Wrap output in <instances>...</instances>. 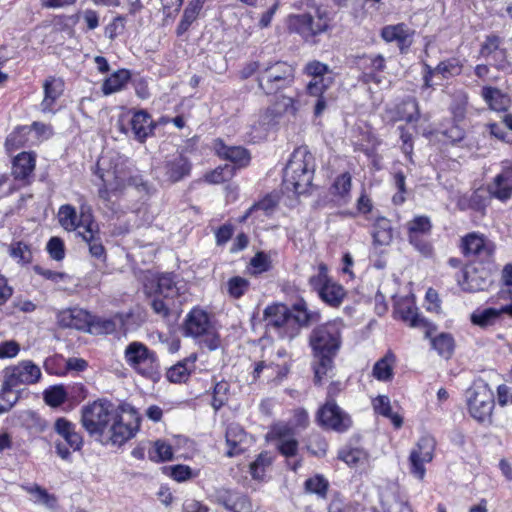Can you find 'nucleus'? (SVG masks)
Segmentation results:
<instances>
[{
  "label": "nucleus",
  "mask_w": 512,
  "mask_h": 512,
  "mask_svg": "<svg viewBox=\"0 0 512 512\" xmlns=\"http://www.w3.org/2000/svg\"><path fill=\"white\" fill-rule=\"evenodd\" d=\"M341 328L339 322H328L313 329L310 345L316 359L314 363V380L316 384L329 376L333 369V358L341 346Z\"/></svg>",
  "instance_id": "1"
},
{
  "label": "nucleus",
  "mask_w": 512,
  "mask_h": 512,
  "mask_svg": "<svg viewBox=\"0 0 512 512\" xmlns=\"http://www.w3.org/2000/svg\"><path fill=\"white\" fill-rule=\"evenodd\" d=\"M315 159L307 147L296 148L284 169L283 186L295 194L306 193L312 184Z\"/></svg>",
  "instance_id": "2"
},
{
  "label": "nucleus",
  "mask_w": 512,
  "mask_h": 512,
  "mask_svg": "<svg viewBox=\"0 0 512 512\" xmlns=\"http://www.w3.org/2000/svg\"><path fill=\"white\" fill-rule=\"evenodd\" d=\"M126 364L138 375L156 380L160 377V362L155 351L139 341L130 342L124 350Z\"/></svg>",
  "instance_id": "3"
},
{
  "label": "nucleus",
  "mask_w": 512,
  "mask_h": 512,
  "mask_svg": "<svg viewBox=\"0 0 512 512\" xmlns=\"http://www.w3.org/2000/svg\"><path fill=\"white\" fill-rule=\"evenodd\" d=\"M297 103L293 97L278 96L269 107L260 112L258 120L253 125L256 131L254 138H264L271 129L279 125L284 115L295 116L298 112Z\"/></svg>",
  "instance_id": "4"
},
{
  "label": "nucleus",
  "mask_w": 512,
  "mask_h": 512,
  "mask_svg": "<svg viewBox=\"0 0 512 512\" xmlns=\"http://www.w3.org/2000/svg\"><path fill=\"white\" fill-rule=\"evenodd\" d=\"M294 80L295 68L285 61L267 64L257 76L258 87L266 95L275 94L292 86Z\"/></svg>",
  "instance_id": "5"
},
{
  "label": "nucleus",
  "mask_w": 512,
  "mask_h": 512,
  "mask_svg": "<svg viewBox=\"0 0 512 512\" xmlns=\"http://www.w3.org/2000/svg\"><path fill=\"white\" fill-rule=\"evenodd\" d=\"M465 396L471 417L480 423H491L495 398L488 384L481 379L474 381Z\"/></svg>",
  "instance_id": "6"
},
{
  "label": "nucleus",
  "mask_w": 512,
  "mask_h": 512,
  "mask_svg": "<svg viewBox=\"0 0 512 512\" xmlns=\"http://www.w3.org/2000/svg\"><path fill=\"white\" fill-rule=\"evenodd\" d=\"M117 410L108 401H94L81 410V423L91 436L104 437L111 421L115 419Z\"/></svg>",
  "instance_id": "7"
},
{
  "label": "nucleus",
  "mask_w": 512,
  "mask_h": 512,
  "mask_svg": "<svg viewBox=\"0 0 512 512\" xmlns=\"http://www.w3.org/2000/svg\"><path fill=\"white\" fill-rule=\"evenodd\" d=\"M331 18L326 11L317 10L316 17L309 13L292 14L287 19L289 31L295 32L308 40L329 29Z\"/></svg>",
  "instance_id": "8"
},
{
  "label": "nucleus",
  "mask_w": 512,
  "mask_h": 512,
  "mask_svg": "<svg viewBox=\"0 0 512 512\" xmlns=\"http://www.w3.org/2000/svg\"><path fill=\"white\" fill-rule=\"evenodd\" d=\"M319 424L339 433L347 431L352 426L350 415L337 405L333 399L331 389L327 393V399L317 412Z\"/></svg>",
  "instance_id": "9"
},
{
  "label": "nucleus",
  "mask_w": 512,
  "mask_h": 512,
  "mask_svg": "<svg viewBox=\"0 0 512 512\" xmlns=\"http://www.w3.org/2000/svg\"><path fill=\"white\" fill-rule=\"evenodd\" d=\"M436 442L431 436L421 437L409 455L410 473L419 480L426 474L425 464L433 460Z\"/></svg>",
  "instance_id": "10"
},
{
  "label": "nucleus",
  "mask_w": 512,
  "mask_h": 512,
  "mask_svg": "<svg viewBox=\"0 0 512 512\" xmlns=\"http://www.w3.org/2000/svg\"><path fill=\"white\" fill-rule=\"evenodd\" d=\"M41 377L40 368L32 361L26 360L5 370L3 389L12 390L19 384H34Z\"/></svg>",
  "instance_id": "11"
},
{
  "label": "nucleus",
  "mask_w": 512,
  "mask_h": 512,
  "mask_svg": "<svg viewBox=\"0 0 512 512\" xmlns=\"http://www.w3.org/2000/svg\"><path fill=\"white\" fill-rule=\"evenodd\" d=\"M139 426L140 421L138 417H133V419L125 421L117 411L115 419L111 421L101 440L120 446L136 434Z\"/></svg>",
  "instance_id": "12"
},
{
  "label": "nucleus",
  "mask_w": 512,
  "mask_h": 512,
  "mask_svg": "<svg viewBox=\"0 0 512 512\" xmlns=\"http://www.w3.org/2000/svg\"><path fill=\"white\" fill-rule=\"evenodd\" d=\"M271 441L275 442L277 450L285 457H293L298 451V441L295 437V429L291 425L279 422L271 426L267 434Z\"/></svg>",
  "instance_id": "13"
},
{
  "label": "nucleus",
  "mask_w": 512,
  "mask_h": 512,
  "mask_svg": "<svg viewBox=\"0 0 512 512\" xmlns=\"http://www.w3.org/2000/svg\"><path fill=\"white\" fill-rule=\"evenodd\" d=\"M462 251L466 256H474L481 261H489L494 252L495 244L484 234L472 232L462 238Z\"/></svg>",
  "instance_id": "14"
},
{
  "label": "nucleus",
  "mask_w": 512,
  "mask_h": 512,
  "mask_svg": "<svg viewBox=\"0 0 512 512\" xmlns=\"http://www.w3.org/2000/svg\"><path fill=\"white\" fill-rule=\"evenodd\" d=\"M487 191L493 198L506 202L512 198V161L501 162V169L487 185Z\"/></svg>",
  "instance_id": "15"
},
{
  "label": "nucleus",
  "mask_w": 512,
  "mask_h": 512,
  "mask_svg": "<svg viewBox=\"0 0 512 512\" xmlns=\"http://www.w3.org/2000/svg\"><path fill=\"white\" fill-rule=\"evenodd\" d=\"M408 240L422 253H429L430 246L421 239L422 236L429 235L432 230V223L428 216H415L407 222Z\"/></svg>",
  "instance_id": "16"
},
{
  "label": "nucleus",
  "mask_w": 512,
  "mask_h": 512,
  "mask_svg": "<svg viewBox=\"0 0 512 512\" xmlns=\"http://www.w3.org/2000/svg\"><path fill=\"white\" fill-rule=\"evenodd\" d=\"M192 164L187 157L182 154L173 155L167 158L162 167L164 181L176 183L189 176Z\"/></svg>",
  "instance_id": "17"
},
{
  "label": "nucleus",
  "mask_w": 512,
  "mask_h": 512,
  "mask_svg": "<svg viewBox=\"0 0 512 512\" xmlns=\"http://www.w3.org/2000/svg\"><path fill=\"white\" fill-rule=\"evenodd\" d=\"M263 319L268 327H273L280 332L281 335L289 336L291 332L288 330L292 327V318L289 316V309L284 304H272L267 306L263 312Z\"/></svg>",
  "instance_id": "18"
},
{
  "label": "nucleus",
  "mask_w": 512,
  "mask_h": 512,
  "mask_svg": "<svg viewBox=\"0 0 512 512\" xmlns=\"http://www.w3.org/2000/svg\"><path fill=\"white\" fill-rule=\"evenodd\" d=\"M381 38L387 43H396L405 52L413 42L414 31L404 23L386 25L381 29Z\"/></svg>",
  "instance_id": "19"
},
{
  "label": "nucleus",
  "mask_w": 512,
  "mask_h": 512,
  "mask_svg": "<svg viewBox=\"0 0 512 512\" xmlns=\"http://www.w3.org/2000/svg\"><path fill=\"white\" fill-rule=\"evenodd\" d=\"M65 83L61 78L55 76L47 77L43 82L44 97L40 104L43 113H55L54 106L62 96Z\"/></svg>",
  "instance_id": "20"
},
{
  "label": "nucleus",
  "mask_w": 512,
  "mask_h": 512,
  "mask_svg": "<svg viewBox=\"0 0 512 512\" xmlns=\"http://www.w3.org/2000/svg\"><path fill=\"white\" fill-rule=\"evenodd\" d=\"M226 443L229 446L227 456L233 457L243 453L252 442V437L237 423H231L226 430Z\"/></svg>",
  "instance_id": "21"
},
{
  "label": "nucleus",
  "mask_w": 512,
  "mask_h": 512,
  "mask_svg": "<svg viewBox=\"0 0 512 512\" xmlns=\"http://www.w3.org/2000/svg\"><path fill=\"white\" fill-rule=\"evenodd\" d=\"M58 220L60 225L66 230V231H76L84 230V227L89 224L93 223L92 220H90V215L86 214L84 211V207L81 208V218L78 220V216L76 213V210L73 206L69 204L62 205L59 208L58 211Z\"/></svg>",
  "instance_id": "22"
},
{
  "label": "nucleus",
  "mask_w": 512,
  "mask_h": 512,
  "mask_svg": "<svg viewBox=\"0 0 512 512\" xmlns=\"http://www.w3.org/2000/svg\"><path fill=\"white\" fill-rule=\"evenodd\" d=\"M211 323L208 314L202 309H193L184 322V332L187 336L199 337L209 334Z\"/></svg>",
  "instance_id": "23"
},
{
  "label": "nucleus",
  "mask_w": 512,
  "mask_h": 512,
  "mask_svg": "<svg viewBox=\"0 0 512 512\" xmlns=\"http://www.w3.org/2000/svg\"><path fill=\"white\" fill-rule=\"evenodd\" d=\"M458 283L464 291L477 292L485 290L490 281L484 269L470 268L461 272Z\"/></svg>",
  "instance_id": "24"
},
{
  "label": "nucleus",
  "mask_w": 512,
  "mask_h": 512,
  "mask_svg": "<svg viewBox=\"0 0 512 512\" xmlns=\"http://www.w3.org/2000/svg\"><path fill=\"white\" fill-rule=\"evenodd\" d=\"M78 235L88 245L89 253L92 257L102 262L106 261V251L102 244L99 230L97 229L96 225H94V223L87 224L84 227V230L78 231Z\"/></svg>",
  "instance_id": "25"
},
{
  "label": "nucleus",
  "mask_w": 512,
  "mask_h": 512,
  "mask_svg": "<svg viewBox=\"0 0 512 512\" xmlns=\"http://www.w3.org/2000/svg\"><path fill=\"white\" fill-rule=\"evenodd\" d=\"M55 432L61 436L73 450H80L83 445L82 436L76 431V426L64 417L57 418L54 423Z\"/></svg>",
  "instance_id": "26"
},
{
  "label": "nucleus",
  "mask_w": 512,
  "mask_h": 512,
  "mask_svg": "<svg viewBox=\"0 0 512 512\" xmlns=\"http://www.w3.org/2000/svg\"><path fill=\"white\" fill-rule=\"evenodd\" d=\"M289 316L292 318V327L289 337L292 338L295 334V325L307 326L312 322L319 320V314L317 312L308 311L307 304L304 301H300L293 305L292 310H289Z\"/></svg>",
  "instance_id": "27"
},
{
  "label": "nucleus",
  "mask_w": 512,
  "mask_h": 512,
  "mask_svg": "<svg viewBox=\"0 0 512 512\" xmlns=\"http://www.w3.org/2000/svg\"><path fill=\"white\" fill-rule=\"evenodd\" d=\"M215 150L220 157L229 160L239 167L246 166L250 161L248 151L240 146H227L222 141H219L215 145Z\"/></svg>",
  "instance_id": "28"
},
{
  "label": "nucleus",
  "mask_w": 512,
  "mask_h": 512,
  "mask_svg": "<svg viewBox=\"0 0 512 512\" xmlns=\"http://www.w3.org/2000/svg\"><path fill=\"white\" fill-rule=\"evenodd\" d=\"M131 132L134 138L143 142L153 131L154 124L145 111L136 112L130 120Z\"/></svg>",
  "instance_id": "29"
},
{
  "label": "nucleus",
  "mask_w": 512,
  "mask_h": 512,
  "mask_svg": "<svg viewBox=\"0 0 512 512\" xmlns=\"http://www.w3.org/2000/svg\"><path fill=\"white\" fill-rule=\"evenodd\" d=\"M481 95L492 110L506 111L510 107L511 99L509 95L496 87H483Z\"/></svg>",
  "instance_id": "30"
},
{
  "label": "nucleus",
  "mask_w": 512,
  "mask_h": 512,
  "mask_svg": "<svg viewBox=\"0 0 512 512\" xmlns=\"http://www.w3.org/2000/svg\"><path fill=\"white\" fill-rule=\"evenodd\" d=\"M35 155L29 152L18 154L13 160L12 174L17 180L28 178L35 169Z\"/></svg>",
  "instance_id": "31"
},
{
  "label": "nucleus",
  "mask_w": 512,
  "mask_h": 512,
  "mask_svg": "<svg viewBox=\"0 0 512 512\" xmlns=\"http://www.w3.org/2000/svg\"><path fill=\"white\" fill-rule=\"evenodd\" d=\"M61 325L77 330H83L90 324V315L82 309H70L60 315Z\"/></svg>",
  "instance_id": "32"
},
{
  "label": "nucleus",
  "mask_w": 512,
  "mask_h": 512,
  "mask_svg": "<svg viewBox=\"0 0 512 512\" xmlns=\"http://www.w3.org/2000/svg\"><path fill=\"white\" fill-rule=\"evenodd\" d=\"M372 236L375 245H389L393 239L391 222L384 217L377 218L373 225Z\"/></svg>",
  "instance_id": "33"
},
{
  "label": "nucleus",
  "mask_w": 512,
  "mask_h": 512,
  "mask_svg": "<svg viewBox=\"0 0 512 512\" xmlns=\"http://www.w3.org/2000/svg\"><path fill=\"white\" fill-rule=\"evenodd\" d=\"M179 282L172 273L161 274L157 278V294L165 299H173L180 294Z\"/></svg>",
  "instance_id": "34"
},
{
  "label": "nucleus",
  "mask_w": 512,
  "mask_h": 512,
  "mask_svg": "<svg viewBox=\"0 0 512 512\" xmlns=\"http://www.w3.org/2000/svg\"><path fill=\"white\" fill-rule=\"evenodd\" d=\"M23 489L32 495V501L35 504L43 505L51 510L56 509L57 498L55 495L48 493L46 489L37 484L24 486Z\"/></svg>",
  "instance_id": "35"
},
{
  "label": "nucleus",
  "mask_w": 512,
  "mask_h": 512,
  "mask_svg": "<svg viewBox=\"0 0 512 512\" xmlns=\"http://www.w3.org/2000/svg\"><path fill=\"white\" fill-rule=\"evenodd\" d=\"M318 295L328 305L338 307L342 303L346 292L340 284L331 280L329 284L322 288Z\"/></svg>",
  "instance_id": "36"
},
{
  "label": "nucleus",
  "mask_w": 512,
  "mask_h": 512,
  "mask_svg": "<svg viewBox=\"0 0 512 512\" xmlns=\"http://www.w3.org/2000/svg\"><path fill=\"white\" fill-rule=\"evenodd\" d=\"M130 76V72L126 69H120L114 72L104 81L102 85V92L105 95H110L122 90L129 81Z\"/></svg>",
  "instance_id": "37"
},
{
  "label": "nucleus",
  "mask_w": 512,
  "mask_h": 512,
  "mask_svg": "<svg viewBox=\"0 0 512 512\" xmlns=\"http://www.w3.org/2000/svg\"><path fill=\"white\" fill-rule=\"evenodd\" d=\"M373 408L378 414L391 420L394 427L399 429L403 424V418L392 412L390 399L385 395H379L373 400Z\"/></svg>",
  "instance_id": "38"
},
{
  "label": "nucleus",
  "mask_w": 512,
  "mask_h": 512,
  "mask_svg": "<svg viewBox=\"0 0 512 512\" xmlns=\"http://www.w3.org/2000/svg\"><path fill=\"white\" fill-rule=\"evenodd\" d=\"M395 356L387 353L383 358L378 360L373 367L372 374L379 381H389L393 378V366Z\"/></svg>",
  "instance_id": "39"
},
{
  "label": "nucleus",
  "mask_w": 512,
  "mask_h": 512,
  "mask_svg": "<svg viewBox=\"0 0 512 512\" xmlns=\"http://www.w3.org/2000/svg\"><path fill=\"white\" fill-rule=\"evenodd\" d=\"M506 309L497 310L495 308L477 309L471 314V322L481 328H486L495 324L500 314Z\"/></svg>",
  "instance_id": "40"
},
{
  "label": "nucleus",
  "mask_w": 512,
  "mask_h": 512,
  "mask_svg": "<svg viewBox=\"0 0 512 512\" xmlns=\"http://www.w3.org/2000/svg\"><path fill=\"white\" fill-rule=\"evenodd\" d=\"M219 501L227 510L232 512H253L252 503L245 495L220 497Z\"/></svg>",
  "instance_id": "41"
},
{
  "label": "nucleus",
  "mask_w": 512,
  "mask_h": 512,
  "mask_svg": "<svg viewBox=\"0 0 512 512\" xmlns=\"http://www.w3.org/2000/svg\"><path fill=\"white\" fill-rule=\"evenodd\" d=\"M399 120L408 123L416 122L420 118L418 102L413 97H408L398 106Z\"/></svg>",
  "instance_id": "42"
},
{
  "label": "nucleus",
  "mask_w": 512,
  "mask_h": 512,
  "mask_svg": "<svg viewBox=\"0 0 512 512\" xmlns=\"http://www.w3.org/2000/svg\"><path fill=\"white\" fill-rule=\"evenodd\" d=\"M195 357L190 360H184L181 362H178L174 366L168 369L166 373V377L170 382L173 383H181L188 379L190 374V368L188 367V364L193 365L195 361Z\"/></svg>",
  "instance_id": "43"
},
{
  "label": "nucleus",
  "mask_w": 512,
  "mask_h": 512,
  "mask_svg": "<svg viewBox=\"0 0 512 512\" xmlns=\"http://www.w3.org/2000/svg\"><path fill=\"white\" fill-rule=\"evenodd\" d=\"M432 347L437 353L443 358H450L454 350V340L451 335L441 333L437 337L433 338Z\"/></svg>",
  "instance_id": "44"
},
{
  "label": "nucleus",
  "mask_w": 512,
  "mask_h": 512,
  "mask_svg": "<svg viewBox=\"0 0 512 512\" xmlns=\"http://www.w3.org/2000/svg\"><path fill=\"white\" fill-rule=\"evenodd\" d=\"M339 458L350 467H359L366 463L367 455L359 448H345L339 452Z\"/></svg>",
  "instance_id": "45"
},
{
  "label": "nucleus",
  "mask_w": 512,
  "mask_h": 512,
  "mask_svg": "<svg viewBox=\"0 0 512 512\" xmlns=\"http://www.w3.org/2000/svg\"><path fill=\"white\" fill-rule=\"evenodd\" d=\"M172 458V447L163 440H157L149 451V459L154 462H166L172 460Z\"/></svg>",
  "instance_id": "46"
},
{
  "label": "nucleus",
  "mask_w": 512,
  "mask_h": 512,
  "mask_svg": "<svg viewBox=\"0 0 512 512\" xmlns=\"http://www.w3.org/2000/svg\"><path fill=\"white\" fill-rule=\"evenodd\" d=\"M397 313L400 315L401 319L407 322L411 327H426V320L421 317L417 309L411 305L407 306H399L397 308Z\"/></svg>",
  "instance_id": "47"
},
{
  "label": "nucleus",
  "mask_w": 512,
  "mask_h": 512,
  "mask_svg": "<svg viewBox=\"0 0 512 512\" xmlns=\"http://www.w3.org/2000/svg\"><path fill=\"white\" fill-rule=\"evenodd\" d=\"M469 196L472 210L479 212L482 216L485 215L486 208L490 204L491 198H493L488 191L483 188H478L469 194Z\"/></svg>",
  "instance_id": "48"
},
{
  "label": "nucleus",
  "mask_w": 512,
  "mask_h": 512,
  "mask_svg": "<svg viewBox=\"0 0 512 512\" xmlns=\"http://www.w3.org/2000/svg\"><path fill=\"white\" fill-rule=\"evenodd\" d=\"M235 167L231 164L219 166L205 175V181L211 184H219L232 178Z\"/></svg>",
  "instance_id": "49"
},
{
  "label": "nucleus",
  "mask_w": 512,
  "mask_h": 512,
  "mask_svg": "<svg viewBox=\"0 0 512 512\" xmlns=\"http://www.w3.org/2000/svg\"><path fill=\"white\" fill-rule=\"evenodd\" d=\"M352 186V177L350 173L345 172L336 177L332 185L333 194L339 196L342 199H346L349 196Z\"/></svg>",
  "instance_id": "50"
},
{
  "label": "nucleus",
  "mask_w": 512,
  "mask_h": 512,
  "mask_svg": "<svg viewBox=\"0 0 512 512\" xmlns=\"http://www.w3.org/2000/svg\"><path fill=\"white\" fill-rule=\"evenodd\" d=\"M438 74H441L444 78L459 75L462 71V64L457 58H450L448 60L440 62L436 67Z\"/></svg>",
  "instance_id": "51"
},
{
  "label": "nucleus",
  "mask_w": 512,
  "mask_h": 512,
  "mask_svg": "<svg viewBox=\"0 0 512 512\" xmlns=\"http://www.w3.org/2000/svg\"><path fill=\"white\" fill-rule=\"evenodd\" d=\"M272 463V458L267 452L260 453L257 459L250 464V473L254 479H262L265 470Z\"/></svg>",
  "instance_id": "52"
},
{
  "label": "nucleus",
  "mask_w": 512,
  "mask_h": 512,
  "mask_svg": "<svg viewBox=\"0 0 512 512\" xmlns=\"http://www.w3.org/2000/svg\"><path fill=\"white\" fill-rule=\"evenodd\" d=\"M305 490L320 497H325L328 490V481L323 476L316 475L305 481Z\"/></svg>",
  "instance_id": "53"
},
{
  "label": "nucleus",
  "mask_w": 512,
  "mask_h": 512,
  "mask_svg": "<svg viewBox=\"0 0 512 512\" xmlns=\"http://www.w3.org/2000/svg\"><path fill=\"white\" fill-rule=\"evenodd\" d=\"M248 287V280L240 276L232 277L227 282L228 294L234 299H238L241 296H243L244 293L247 291Z\"/></svg>",
  "instance_id": "54"
},
{
  "label": "nucleus",
  "mask_w": 512,
  "mask_h": 512,
  "mask_svg": "<svg viewBox=\"0 0 512 512\" xmlns=\"http://www.w3.org/2000/svg\"><path fill=\"white\" fill-rule=\"evenodd\" d=\"M67 393L62 386H54L44 392L45 402L52 407H58L65 402Z\"/></svg>",
  "instance_id": "55"
},
{
  "label": "nucleus",
  "mask_w": 512,
  "mask_h": 512,
  "mask_svg": "<svg viewBox=\"0 0 512 512\" xmlns=\"http://www.w3.org/2000/svg\"><path fill=\"white\" fill-rule=\"evenodd\" d=\"M332 83V78H319L312 79L306 85V93L312 97H321L325 93V91L330 87Z\"/></svg>",
  "instance_id": "56"
},
{
  "label": "nucleus",
  "mask_w": 512,
  "mask_h": 512,
  "mask_svg": "<svg viewBox=\"0 0 512 512\" xmlns=\"http://www.w3.org/2000/svg\"><path fill=\"white\" fill-rule=\"evenodd\" d=\"M276 201L272 196H266L258 203L251 206L247 212L242 217V221L246 220L248 217L252 215V213L257 211H263L265 215H269L273 212L274 208L276 207Z\"/></svg>",
  "instance_id": "57"
},
{
  "label": "nucleus",
  "mask_w": 512,
  "mask_h": 512,
  "mask_svg": "<svg viewBox=\"0 0 512 512\" xmlns=\"http://www.w3.org/2000/svg\"><path fill=\"white\" fill-rule=\"evenodd\" d=\"M331 280L328 276L327 266L321 263L318 266V274L310 277L309 284L319 294L322 288L329 284Z\"/></svg>",
  "instance_id": "58"
},
{
  "label": "nucleus",
  "mask_w": 512,
  "mask_h": 512,
  "mask_svg": "<svg viewBox=\"0 0 512 512\" xmlns=\"http://www.w3.org/2000/svg\"><path fill=\"white\" fill-rule=\"evenodd\" d=\"M327 448L328 444L322 436L313 434L309 437L307 449L311 454L322 457L326 454Z\"/></svg>",
  "instance_id": "59"
},
{
  "label": "nucleus",
  "mask_w": 512,
  "mask_h": 512,
  "mask_svg": "<svg viewBox=\"0 0 512 512\" xmlns=\"http://www.w3.org/2000/svg\"><path fill=\"white\" fill-rule=\"evenodd\" d=\"M330 72L328 65L317 60L308 62L304 67V73L313 79L326 78L325 75Z\"/></svg>",
  "instance_id": "60"
},
{
  "label": "nucleus",
  "mask_w": 512,
  "mask_h": 512,
  "mask_svg": "<svg viewBox=\"0 0 512 512\" xmlns=\"http://www.w3.org/2000/svg\"><path fill=\"white\" fill-rule=\"evenodd\" d=\"M501 38L497 35L486 36L480 48V56L489 58L500 49Z\"/></svg>",
  "instance_id": "61"
},
{
  "label": "nucleus",
  "mask_w": 512,
  "mask_h": 512,
  "mask_svg": "<svg viewBox=\"0 0 512 512\" xmlns=\"http://www.w3.org/2000/svg\"><path fill=\"white\" fill-rule=\"evenodd\" d=\"M467 103V93L462 90L457 91L455 94V103L451 106V110L455 119L462 120L464 118Z\"/></svg>",
  "instance_id": "62"
},
{
  "label": "nucleus",
  "mask_w": 512,
  "mask_h": 512,
  "mask_svg": "<svg viewBox=\"0 0 512 512\" xmlns=\"http://www.w3.org/2000/svg\"><path fill=\"white\" fill-rule=\"evenodd\" d=\"M385 68V59L382 55H376L370 59V69L372 72L365 73L364 79L366 82L373 81L375 83H380L381 79L374 73L382 71Z\"/></svg>",
  "instance_id": "63"
},
{
  "label": "nucleus",
  "mask_w": 512,
  "mask_h": 512,
  "mask_svg": "<svg viewBox=\"0 0 512 512\" xmlns=\"http://www.w3.org/2000/svg\"><path fill=\"white\" fill-rule=\"evenodd\" d=\"M11 256L18 259L19 262L29 263L32 260V253L29 247L22 243L17 242L11 247Z\"/></svg>",
  "instance_id": "64"
}]
</instances>
